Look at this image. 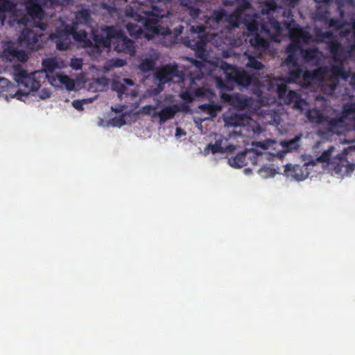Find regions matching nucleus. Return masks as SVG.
Wrapping results in <instances>:
<instances>
[{
    "label": "nucleus",
    "mask_w": 355,
    "mask_h": 355,
    "mask_svg": "<svg viewBox=\"0 0 355 355\" xmlns=\"http://www.w3.org/2000/svg\"><path fill=\"white\" fill-rule=\"evenodd\" d=\"M72 37L78 41H84L87 38V33L84 30H80L78 31H76L74 28L71 30Z\"/></svg>",
    "instance_id": "27"
},
{
    "label": "nucleus",
    "mask_w": 355,
    "mask_h": 355,
    "mask_svg": "<svg viewBox=\"0 0 355 355\" xmlns=\"http://www.w3.org/2000/svg\"><path fill=\"white\" fill-rule=\"evenodd\" d=\"M28 59L27 53L19 49L14 44H8L2 53V60L10 62V65L6 66V70L12 76L17 87V89L10 84L6 78L0 77V96L7 101L13 98L21 99L22 96H26L31 92L37 91L46 79L53 87L65 88L69 91L73 89V80L64 74L56 72L62 64L60 59L54 57L44 59V69L30 73L20 65L15 64L17 61L26 62Z\"/></svg>",
    "instance_id": "2"
},
{
    "label": "nucleus",
    "mask_w": 355,
    "mask_h": 355,
    "mask_svg": "<svg viewBox=\"0 0 355 355\" xmlns=\"http://www.w3.org/2000/svg\"><path fill=\"white\" fill-rule=\"evenodd\" d=\"M189 14L193 19H195L199 17L200 10L196 8H189Z\"/></svg>",
    "instance_id": "36"
},
{
    "label": "nucleus",
    "mask_w": 355,
    "mask_h": 355,
    "mask_svg": "<svg viewBox=\"0 0 355 355\" xmlns=\"http://www.w3.org/2000/svg\"><path fill=\"white\" fill-rule=\"evenodd\" d=\"M320 146H322V149H324V150H323V151L321 153V155L322 154V153H323L324 150H328V148H329V147H332V146H331V145H329V144L325 143V142H324V141L318 142V143L316 144L315 146V153H320V151H318V150H317V149H318ZM333 148H334V147L333 146Z\"/></svg>",
    "instance_id": "33"
},
{
    "label": "nucleus",
    "mask_w": 355,
    "mask_h": 355,
    "mask_svg": "<svg viewBox=\"0 0 355 355\" xmlns=\"http://www.w3.org/2000/svg\"><path fill=\"white\" fill-rule=\"evenodd\" d=\"M157 12V8L155 5H152L150 8H147L144 6H141L138 9H135L132 6L127 8L125 10L126 16L133 18L144 26V29H142L141 26L136 23L128 22L126 24V29L129 34L135 37L144 35L148 40H157V38L159 40V37L162 36L171 35L170 29L161 27L157 19H145L140 15L141 13H144L146 16L157 17L158 16Z\"/></svg>",
    "instance_id": "5"
},
{
    "label": "nucleus",
    "mask_w": 355,
    "mask_h": 355,
    "mask_svg": "<svg viewBox=\"0 0 355 355\" xmlns=\"http://www.w3.org/2000/svg\"><path fill=\"white\" fill-rule=\"evenodd\" d=\"M330 25H331V26H335V25H336V23H335V20H334V19H331V20Z\"/></svg>",
    "instance_id": "46"
},
{
    "label": "nucleus",
    "mask_w": 355,
    "mask_h": 355,
    "mask_svg": "<svg viewBox=\"0 0 355 355\" xmlns=\"http://www.w3.org/2000/svg\"><path fill=\"white\" fill-rule=\"evenodd\" d=\"M125 64H126L125 60H124L123 59L115 58V59H112L110 60V65L112 67H121L124 66Z\"/></svg>",
    "instance_id": "32"
},
{
    "label": "nucleus",
    "mask_w": 355,
    "mask_h": 355,
    "mask_svg": "<svg viewBox=\"0 0 355 355\" xmlns=\"http://www.w3.org/2000/svg\"><path fill=\"white\" fill-rule=\"evenodd\" d=\"M257 142H252V145L254 148L247 149L229 158L227 161L229 165L235 168H241L249 163L253 165L261 164L265 159V155H263L264 151L258 146Z\"/></svg>",
    "instance_id": "9"
},
{
    "label": "nucleus",
    "mask_w": 355,
    "mask_h": 355,
    "mask_svg": "<svg viewBox=\"0 0 355 355\" xmlns=\"http://www.w3.org/2000/svg\"><path fill=\"white\" fill-rule=\"evenodd\" d=\"M71 31L70 32L65 31L58 34H53L51 37L54 41L58 50H65L71 42Z\"/></svg>",
    "instance_id": "18"
},
{
    "label": "nucleus",
    "mask_w": 355,
    "mask_h": 355,
    "mask_svg": "<svg viewBox=\"0 0 355 355\" xmlns=\"http://www.w3.org/2000/svg\"><path fill=\"white\" fill-rule=\"evenodd\" d=\"M352 28L354 42L346 50L335 40L331 31L319 35L318 40L327 44L333 58L331 69H319L320 86L327 94H333L340 80L346 81L349 78L350 85L355 88V21Z\"/></svg>",
    "instance_id": "3"
},
{
    "label": "nucleus",
    "mask_w": 355,
    "mask_h": 355,
    "mask_svg": "<svg viewBox=\"0 0 355 355\" xmlns=\"http://www.w3.org/2000/svg\"><path fill=\"white\" fill-rule=\"evenodd\" d=\"M83 65V61L81 59L73 58L71 59L70 66L76 70L80 69Z\"/></svg>",
    "instance_id": "31"
},
{
    "label": "nucleus",
    "mask_w": 355,
    "mask_h": 355,
    "mask_svg": "<svg viewBox=\"0 0 355 355\" xmlns=\"http://www.w3.org/2000/svg\"><path fill=\"white\" fill-rule=\"evenodd\" d=\"M107 79L104 76L94 79L89 83L88 90L92 92L103 91L107 86Z\"/></svg>",
    "instance_id": "21"
},
{
    "label": "nucleus",
    "mask_w": 355,
    "mask_h": 355,
    "mask_svg": "<svg viewBox=\"0 0 355 355\" xmlns=\"http://www.w3.org/2000/svg\"><path fill=\"white\" fill-rule=\"evenodd\" d=\"M185 135V132L180 128H177L175 130V137H180Z\"/></svg>",
    "instance_id": "42"
},
{
    "label": "nucleus",
    "mask_w": 355,
    "mask_h": 355,
    "mask_svg": "<svg viewBox=\"0 0 355 355\" xmlns=\"http://www.w3.org/2000/svg\"><path fill=\"white\" fill-rule=\"evenodd\" d=\"M318 163L322 164L324 168L333 171L340 176H349L352 175L354 166H349V161L345 154L338 153L335 148L329 147L315 159H313L303 164H287L284 166V174L286 178L301 182L307 178L310 173V167Z\"/></svg>",
    "instance_id": "4"
},
{
    "label": "nucleus",
    "mask_w": 355,
    "mask_h": 355,
    "mask_svg": "<svg viewBox=\"0 0 355 355\" xmlns=\"http://www.w3.org/2000/svg\"><path fill=\"white\" fill-rule=\"evenodd\" d=\"M193 63L198 69H200L201 65H202L201 62L195 60Z\"/></svg>",
    "instance_id": "44"
},
{
    "label": "nucleus",
    "mask_w": 355,
    "mask_h": 355,
    "mask_svg": "<svg viewBox=\"0 0 355 355\" xmlns=\"http://www.w3.org/2000/svg\"><path fill=\"white\" fill-rule=\"evenodd\" d=\"M224 56H225V57H226V58H227V57H229V56H230V54H229L228 53H224Z\"/></svg>",
    "instance_id": "49"
},
{
    "label": "nucleus",
    "mask_w": 355,
    "mask_h": 355,
    "mask_svg": "<svg viewBox=\"0 0 355 355\" xmlns=\"http://www.w3.org/2000/svg\"><path fill=\"white\" fill-rule=\"evenodd\" d=\"M265 119L267 122L272 125L277 126L281 122L280 114L275 110H268L266 114Z\"/></svg>",
    "instance_id": "23"
},
{
    "label": "nucleus",
    "mask_w": 355,
    "mask_h": 355,
    "mask_svg": "<svg viewBox=\"0 0 355 355\" xmlns=\"http://www.w3.org/2000/svg\"><path fill=\"white\" fill-rule=\"evenodd\" d=\"M234 145L231 143L227 138L223 137L221 135L215 136L214 144H209L204 149L205 154L209 153L211 151L213 154L216 153H230L234 150Z\"/></svg>",
    "instance_id": "15"
},
{
    "label": "nucleus",
    "mask_w": 355,
    "mask_h": 355,
    "mask_svg": "<svg viewBox=\"0 0 355 355\" xmlns=\"http://www.w3.org/2000/svg\"><path fill=\"white\" fill-rule=\"evenodd\" d=\"M16 7L15 0H0V25L3 26L4 22V16H3L1 12H15Z\"/></svg>",
    "instance_id": "20"
},
{
    "label": "nucleus",
    "mask_w": 355,
    "mask_h": 355,
    "mask_svg": "<svg viewBox=\"0 0 355 355\" xmlns=\"http://www.w3.org/2000/svg\"><path fill=\"white\" fill-rule=\"evenodd\" d=\"M212 35H214V36H217V35H218V33H213Z\"/></svg>",
    "instance_id": "50"
},
{
    "label": "nucleus",
    "mask_w": 355,
    "mask_h": 355,
    "mask_svg": "<svg viewBox=\"0 0 355 355\" xmlns=\"http://www.w3.org/2000/svg\"><path fill=\"white\" fill-rule=\"evenodd\" d=\"M125 123V120L122 116L114 117L109 121V125L112 127L120 128Z\"/></svg>",
    "instance_id": "28"
},
{
    "label": "nucleus",
    "mask_w": 355,
    "mask_h": 355,
    "mask_svg": "<svg viewBox=\"0 0 355 355\" xmlns=\"http://www.w3.org/2000/svg\"><path fill=\"white\" fill-rule=\"evenodd\" d=\"M286 30L291 41L286 49L287 58L284 63L288 67L286 80L267 76L266 79L261 82L245 71L223 63L221 67L224 77L220 76L215 79L216 87L221 91L222 99L225 101H230L231 96L223 92L233 89L234 85L240 89L243 88L252 89V87L257 86L254 92L259 98L269 95L275 98L277 95L283 99L285 103H293L294 108L299 110H304L303 105L306 104L305 101L301 99L295 91L287 92L286 83H297L302 85H310L313 75L308 71L302 70L298 63L299 57L306 62L316 65L319 63L321 53L315 48L302 49L303 45L309 44L311 40V36L299 25L288 26ZM314 76L317 75L314 74Z\"/></svg>",
    "instance_id": "1"
},
{
    "label": "nucleus",
    "mask_w": 355,
    "mask_h": 355,
    "mask_svg": "<svg viewBox=\"0 0 355 355\" xmlns=\"http://www.w3.org/2000/svg\"><path fill=\"white\" fill-rule=\"evenodd\" d=\"M54 0H24L26 12L34 19H41L44 15L43 7L53 5Z\"/></svg>",
    "instance_id": "13"
},
{
    "label": "nucleus",
    "mask_w": 355,
    "mask_h": 355,
    "mask_svg": "<svg viewBox=\"0 0 355 355\" xmlns=\"http://www.w3.org/2000/svg\"><path fill=\"white\" fill-rule=\"evenodd\" d=\"M25 21H26V19H25V18H23V19H21L19 21V22H20V23H21V24H24Z\"/></svg>",
    "instance_id": "47"
},
{
    "label": "nucleus",
    "mask_w": 355,
    "mask_h": 355,
    "mask_svg": "<svg viewBox=\"0 0 355 355\" xmlns=\"http://www.w3.org/2000/svg\"><path fill=\"white\" fill-rule=\"evenodd\" d=\"M202 77V73L200 71H199L196 76L191 78V81L192 84L191 87L189 89V91L182 92L180 94V96L182 100H184L187 103H191L196 100V98L208 96V94L210 93L209 89L202 87L196 88L193 86L196 84L195 80H200Z\"/></svg>",
    "instance_id": "14"
},
{
    "label": "nucleus",
    "mask_w": 355,
    "mask_h": 355,
    "mask_svg": "<svg viewBox=\"0 0 355 355\" xmlns=\"http://www.w3.org/2000/svg\"><path fill=\"white\" fill-rule=\"evenodd\" d=\"M199 109L209 114L211 117H214L216 116L217 112L221 110V107L216 104H202L199 106Z\"/></svg>",
    "instance_id": "22"
},
{
    "label": "nucleus",
    "mask_w": 355,
    "mask_h": 355,
    "mask_svg": "<svg viewBox=\"0 0 355 355\" xmlns=\"http://www.w3.org/2000/svg\"><path fill=\"white\" fill-rule=\"evenodd\" d=\"M180 110L178 105H173L170 106H164L160 110L155 112L153 115V119L159 118V123H164L167 120H169L175 116V114Z\"/></svg>",
    "instance_id": "17"
},
{
    "label": "nucleus",
    "mask_w": 355,
    "mask_h": 355,
    "mask_svg": "<svg viewBox=\"0 0 355 355\" xmlns=\"http://www.w3.org/2000/svg\"><path fill=\"white\" fill-rule=\"evenodd\" d=\"M349 166H354L353 171H352V173L355 170V164H350L349 162Z\"/></svg>",
    "instance_id": "48"
},
{
    "label": "nucleus",
    "mask_w": 355,
    "mask_h": 355,
    "mask_svg": "<svg viewBox=\"0 0 355 355\" xmlns=\"http://www.w3.org/2000/svg\"><path fill=\"white\" fill-rule=\"evenodd\" d=\"M183 109H184V110H187V107L185 106V107H183Z\"/></svg>",
    "instance_id": "52"
},
{
    "label": "nucleus",
    "mask_w": 355,
    "mask_h": 355,
    "mask_svg": "<svg viewBox=\"0 0 355 355\" xmlns=\"http://www.w3.org/2000/svg\"><path fill=\"white\" fill-rule=\"evenodd\" d=\"M320 146H322V149H324V150H323V151L321 153V155L322 154V153H323L324 150H328V148H329V147H332V146H331V145H329V144L325 143V142H324V141L318 142V143L316 144L315 146V153H320V151H318V150H317V149H318ZM333 148H334V147L333 146Z\"/></svg>",
    "instance_id": "34"
},
{
    "label": "nucleus",
    "mask_w": 355,
    "mask_h": 355,
    "mask_svg": "<svg viewBox=\"0 0 355 355\" xmlns=\"http://www.w3.org/2000/svg\"><path fill=\"white\" fill-rule=\"evenodd\" d=\"M225 126L227 128H240L239 131H235L242 137H254L261 132V128L257 121L249 116L234 114L224 117Z\"/></svg>",
    "instance_id": "8"
},
{
    "label": "nucleus",
    "mask_w": 355,
    "mask_h": 355,
    "mask_svg": "<svg viewBox=\"0 0 355 355\" xmlns=\"http://www.w3.org/2000/svg\"><path fill=\"white\" fill-rule=\"evenodd\" d=\"M153 83L157 87L153 89V94L160 93L166 83L173 82L179 83L183 81L182 73L178 71L176 66L166 65L157 69L153 74Z\"/></svg>",
    "instance_id": "10"
},
{
    "label": "nucleus",
    "mask_w": 355,
    "mask_h": 355,
    "mask_svg": "<svg viewBox=\"0 0 355 355\" xmlns=\"http://www.w3.org/2000/svg\"><path fill=\"white\" fill-rule=\"evenodd\" d=\"M92 101V99L91 98H89V99H83V100H81V101H79V100H75L73 101L72 103V105L73 106L78 110L80 111V110H83V105L85 103H87V102H91Z\"/></svg>",
    "instance_id": "30"
},
{
    "label": "nucleus",
    "mask_w": 355,
    "mask_h": 355,
    "mask_svg": "<svg viewBox=\"0 0 355 355\" xmlns=\"http://www.w3.org/2000/svg\"><path fill=\"white\" fill-rule=\"evenodd\" d=\"M302 135H297L293 139L282 140L279 142L273 139L258 141V146L264 151L265 159L270 160L275 157L283 158L288 153L296 151L301 146Z\"/></svg>",
    "instance_id": "7"
},
{
    "label": "nucleus",
    "mask_w": 355,
    "mask_h": 355,
    "mask_svg": "<svg viewBox=\"0 0 355 355\" xmlns=\"http://www.w3.org/2000/svg\"><path fill=\"white\" fill-rule=\"evenodd\" d=\"M319 132H320V134H323V132H322V130H319Z\"/></svg>",
    "instance_id": "51"
},
{
    "label": "nucleus",
    "mask_w": 355,
    "mask_h": 355,
    "mask_svg": "<svg viewBox=\"0 0 355 355\" xmlns=\"http://www.w3.org/2000/svg\"><path fill=\"white\" fill-rule=\"evenodd\" d=\"M183 28H184L183 26H179L174 29L175 35L176 37L182 33Z\"/></svg>",
    "instance_id": "41"
},
{
    "label": "nucleus",
    "mask_w": 355,
    "mask_h": 355,
    "mask_svg": "<svg viewBox=\"0 0 355 355\" xmlns=\"http://www.w3.org/2000/svg\"><path fill=\"white\" fill-rule=\"evenodd\" d=\"M209 117H205L203 119H196V118L194 119L195 120V123L196 124V125L200 128V127L201 126V123L202 121L208 119Z\"/></svg>",
    "instance_id": "40"
},
{
    "label": "nucleus",
    "mask_w": 355,
    "mask_h": 355,
    "mask_svg": "<svg viewBox=\"0 0 355 355\" xmlns=\"http://www.w3.org/2000/svg\"><path fill=\"white\" fill-rule=\"evenodd\" d=\"M124 108H125L124 105H116V106H112V107H111L112 110L116 113L122 112L123 111Z\"/></svg>",
    "instance_id": "39"
},
{
    "label": "nucleus",
    "mask_w": 355,
    "mask_h": 355,
    "mask_svg": "<svg viewBox=\"0 0 355 355\" xmlns=\"http://www.w3.org/2000/svg\"><path fill=\"white\" fill-rule=\"evenodd\" d=\"M134 0H108V2H102V8L109 13H114L118 7L125 5L126 3L132 2Z\"/></svg>",
    "instance_id": "19"
},
{
    "label": "nucleus",
    "mask_w": 355,
    "mask_h": 355,
    "mask_svg": "<svg viewBox=\"0 0 355 355\" xmlns=\"http://www.w3.org/2000/svg\"><path fill=\"white\" fill-rule=\"evenodd\" d=\"M158 53L154 49H150L147 53L143 55L141 58L139 69L147 72L154 69L155 61L158 58Z\"/></svg>",
    "instance_id": "16"
},
{
    "label": "nucleus",
    "mask_w": 355,
    "mask_h": 355,
    "mask_svg": "<svg viewBox=\"0 0 355 355\" xmlns=\"http://www.w3.org/2000/svg\"><path fill=\"white\" fill-rule=\"evenodd\" d=\"M34 26L38 28L40 31H44L46 28V25L42 21H35Z\"/></svg>",
    "instance_id": "38"
},
{
    "label": "nucleus",
    "mask_w": 355,
    "mask_h": 355,
    "mask_svg": "<svg viewBox=\"0 0 355 355\" xmlns=\"http://www.w3.org/2000/svg\"><path fill=\"white\" fill-rule=\"evenodd\" d=\"M250 171H251V169H250V168H245V169L244 170V173H245V175H248V174L250 173Z\"/></svg>",
    "instance_id": "45"
},
{
    "label": "nucleus",
    "mask_w": 355,
    "mask_h": 355,
    "mask_svg": "<svg viewBox=\"0 0 355 355\" xmlns=\"http://www.w3.org/2000/svg\"><path fill=\"white\" fill-rule=\"evenodd\" d=\"M354 152H355V145L350 146L345 150L346 154H352Z\"/></svg>",
    "instance_id": "43"
},
{
    "label": "nucleus",
    "mask_w": 355,
    "mask_h": 355,
    "mask_svg": "<svg viewBox=\"0 0 355 355\" xmlns=\"http://www.w3.org/2000/svg\"><path fill=\"white\" fill-rule=\"evenodd\" d=\"M41 36V33H37L34 31L25 28L19 37L18 44L21 48H26L33 51L37 50L42 44V41L40 39Z\"/></svg>",
    "instance_id": "12"
},
{
    "label": "nucleus",
    "mask_w": 355,
    "mask_h": 355,
    "mask_svg": "<svg viewBox=\"0 0 355 355\" xmlns=\"http://www.w3.org/2000/svg\"><path fill=\"white\" fill-rule=\"evenodd\" d=\"M159 105V104H157L156 105H148L144 106L141 110V113L145 114H152L153 116L155 112H157Z\"/></svg>",
    "instance_id": "29"
},
{
    "label": "nucleus",
    "mask_w": 355,
    "mask_h": 355,
    "mask_svg": "<svg viewBox=\"0 0 355 355\" xmlns=\"http://www.w3.org/2000/svg\"><path fill=\"white\" fill-rule=\"evenodd\" d=\"M89 19V13L86 10H83L76 14V19L79 23H87Z\"/></svg>",
    "instance_id": "26"
},
{
    "label": "nucleus",
    "mask_w": 355,
    "mask_h": 355,
    "mask_svg": "<svg viewBox=\"0 0 355 355\" xmlns=\"http://www.w3.org/2000/svg\"><path fill=\"white\" fill-rule=\"evenodd\" d=\"M112 89L117 93L119 98L124 99L128 96L135 97L137 95V85L130 78L114 79L112 83Z\"/></svg>",
    "instance_id": "11"
},
{
    "label": "nucleus",
    "mask_w": 355,
    "mask_h": 355,
    "mask_svg": "<svg viewBox=\"0 0 355 355\" xmlns=\"http://www.w3.org/2000/svg\"><path fill=\"white\" fill-rule=\"evenodd\" d=\"M95 40L107 47H113L117 52L133 55L135 46L133 42L112 27H105L100 35L94 36Z\"/></svg>",
    "instance_id": "6"
},
{
    "label": "nucleus",
    "mask_w": 355,
    "mask_h": 355,
    "mask_svg": "<svg viewBox=\"0 0 355 355\" xmlns=\"http://www.w3.org/2000/svg\"><path fill=\"white\" fill-rule=\"evenodd\" d=\"M245 56L246 57V62L245 64L248 68L256 70H261L263 68V64L256 58L251 55H248L247 53H245Z\"/></svg>",
    "instance_id": "24"
},
{
    "label": "nucleus",
    "mask_w": 355,
    "mask_h": 355,
    "mask_svg": "<svg viewBox=\"0 0 355 355\" xmlns=\"http://www.w3.org/2000/svg\"><path fill=\"white\" fill-rule=\"evenodd\" d=\"M51 96V92L49 91V89H46V88H44L42 89L39 94H38V96L40 99H46V98H49Z\"/></svg>",
    "instance_id": "35"
},
{
    "label": "nucleus",
    "mask_w": 355,
    "mask_h": 355,
    "mask_svg": "<svg viewBox=\"0 0 355 355\" xmlns=\"http://www.w3.org/2000/svg\"><path fill=\"white\" fill-rule=\"evenodd\" d=\"M258 172H259V175L261 178H265V179L274 177L276 174L274 169H272L270 167H268V166H264V167L261 168V169L259 170Z\"/></svg>",
    "instance_id": "25"
},
{
    "label": "nucleus",
    "mask_w": 355,
    "mask_h": 355,
    "mask_svg": "<svg viewBox=\"0 0 355 355\" xmlns=\"http://www.w3.org/2000/svg\"><path fill=\"white\" fill-rule=\"evenodd\" d=\"M300 0H285L284 4L288 8H294L297 6Z\"/></svg>",
    "instance_id": "37"
}]
</instances>
